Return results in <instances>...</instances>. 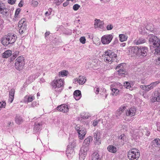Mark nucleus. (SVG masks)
<instances>
[{
	"mask_svg": "<svg viewBox=\"0 0 160 160\" xmlns=\"http://www.w3.org/2000/svg\"><path fill=\"white\" fill-rule=\"evenodd\" d=\"M126 45V43H122L121 45V46H122V47H124Z\"/></svg>",
	"mask_w": 160,
	"mask_h": 160,
	"instance_id": "69168bd1",
	"label": "nucleus"
},
{
	"mask_svg": "<svg viewBox=\"0 0 160 160\" xmlns=\"http://www.w3.org/2000/svg\"><path fill=\"white\" fill-rule=\"evenodd\" d=\"M76 143L75 141L72 140L70 142L68 146L67 150V154L68 157L70 158L71 155H73L75 152L74 151V148L76 147Z\"/></svg>",
	"mask_w": 160,
	"mask_h": 160,
	"instance_id": "423d86ee",
	"label": "nucleus"
},
{
	"mask_svg": "<svg viewBox=\"0 0 160 160\" xmlns=\"http://www.w3.org/2000/svg\"><path fill=\"white\" fill-rule=\"evenodd\" d=\"M28 102H31L33 100V97L32 96H28Z\"/></svg>",
	"mask_w": 160,
	"mask_h": 160,
	"instance_id": "864d4df0",
	"label": "nucleus"
},
{
	"mask_svg": "<svg viewBox=\"0 0 160 160\" xmlns=\"http://www.w3.org/2000/svg\"><path fill=\"white\" fill-rule=\"evenodd\" d=\"M146 42L145 39L143 38H141L139 39H136L134 41V43L135 44L137 45L143 44Z\"/></svg>",
	"mask_w": 160,
	"mask_h": 160,
	"instance_id": "aec40b11",
	"label": "nucleus"
},
{
	"mask_svg": "<svg viewBox=\"0 0 160 160\" xmlns=\"http://www.w3.org/2000/svg\"><path fill=\"white\" fill-rule=\"evenodd\" d=\"M92 138L89 136L85 139L83 143V145L80 149V157L82 155H86L87 152L89 149V146L90 142L92 140Z\"/></svg>",
	"mask_w": 160,
	"mask_h": 160,
	"instance_id": "f257e3e1",
	"label": "nucleus"
},
{
	"mask_svg": "<svg viewBox=\"0 0 160 160\" xmlns=\"http://www.w3.org/2000/svg\"><path fill=\"white\" fill-rule=\"evenodd\" d=\"M15 68L18 70H20L23 69L25 64L24 58L22 56H20L18 57L15 60Z\"/></svg>",
	"mask_w": 160,
	"mask_h": 160,
	"instance_id": "39448f33",
	"label": "nucleus"
},
{
	"mask_svg": "<svg viewBox=\"0 0 160 160\" xmlns=\"http://www.w3.org/2000/svg\"><path fill=\"white\" fill-rule=\"evenodd\" d=\"M120 41L122 42L126 40L127 39V37L123 34H120L119 35Z\"/></svg>",
	"mask_w": 160,
	"mask_h": 160,
	"instance_id": "c85d7f7f",
	"label": "nucleus"
},
{
	"mask_svg": "<svg viewBox=\"0 0 160 160\" xmlns=\"http://www.w3.org/2000/svg\"><path fill=\"white\" fill-rule=\"evenodd\" d=\"M139 49V48L136 46L129 47L128 50L129 54L132 56H136L138 57Z\"/></svg>",
	"mask_w": 160,
	"mask_h": 160,
	"instance_id": "9b49d317",
	"label": "nucleus"
},
{
	"mask_svg": "<svg viewBox=\"0 0 160 160\" xmlns=\"http://www.w3.org/2000/svg\"><path fill=\"white\" fill-rule=\"evenodd\" d=\"M99 88H98L96 87L94 88L95 92L96 94H98L99 93Z\"/></svg>",
	"mask_w": 160,
	"mask_h": 160,
	"instance_id": "603ef678",
	"label": "nucleus"
},
{
	"mask_svg": "<svg viewBox=\"0 0 160 160\" xmlns=\"http://www.w3.org/2000/svg\"><path fill=\"white\" fill-rule=\"evenodd\" d=\"M86 79L85 78V77L84 76H80L78 78L75 79L74 80L75 82H77L80 84H84L86 82Z\"/></svg>",
	"mask_w": 160,
	"mask_h": 160,
	"instance_id": "a211bd4d",
	"label": "nucleus"
},
{
	"mask_svg": "<svg viewBox=\"0 0 160 160\" xmlns=\"http://www.w3.org/2000/svg\"><path fill=\"white\" fill-rule=\"evenodd\" d=\"M15 90L13 88H12L9 92L10 96L14 97L15 93Z\"/></svg>",
	"mask_w": 160,
	"mask_h": 160,
	"instance_id": "4c0bfd02",
	"label": "nucleus"
},
{
	"mask_svg": "<svg viewBox=\"0 0 160 160\" xmlns=\"http://www.w3.org/2000/svg\"><path fill=\"white\" fill-rule=\"evenodd\" d=\"M51 85L56 91L60 92L61 91L60 88L63 85V81L61 79L54 80L51 82Z\"/></svg>",
	"mask_w": 160,
	"mask_h": 160,
	"instance_id": "20e7f679",
	"label": "nucleus"
},
{
	"mask_svg": "<svg viewBox=\"0 0 160 160\" xmlns=\"http://www.w3.org/2000/svg\"><path fill=\"white\" fill-rule=\"evenodd\" d=\"M148 48L146 47L140 46L139 48V53L138 54V57L141 58L146 56L148 52Z\"/></svg>",
	"mask_w": 160,
	"mask_h": 160,
	"instance_id": "6e6552de",
	"label": "nucleus"
},
{
	"mask_svg": "<svg viewBox=\"0 0 160 160\" xmlns=\"http://www.w3.org/2000/svg\"><path fill=\"white\" fill-rule=\"evenodd\" d=\"M21 9L20 8H18L17 9L16 11L15 14V18H16L18 15L19 12L20 11Z\"/></svg>",
	"mask_w": 160,
	"mask_h": 160,
	"instance_id": "49530a36",
	"label": "nucleus"
},
{
	"mask_svg": "<svg viewBox=\"0 0 160 160\" xmlns=\"http://www.w3.org/2000/svg\"><path fill=\"white\" fill-rule=\"evenodd\" d=\"M17 57L16 54H13L11 58V61H12L15 58Z\"/></svg>",
	"mask_w": 160,
	"mask_h": 160,
	"instance_id": "5fc2aeb1",
	"label": "nucleus"
},
{
	"mask_svg": "<svg viewBox=\"0 0 160 160\" xmlns=\"http://www.w3.org/2000/svg\"><path fill=\"white\" fill-rule=\"evenodd\" d=\"M153 142L156 143L157 145H160V139L158 138H156L153 141Z\"/></svg>",
	"mask_w": 160,
	"mask_h": 160,
	"instance_id": "e433bc0d",
	"label": "nucleus"
},
{
	"mask_svg": "<svg viewBox=\"0 0 160 160\" xmlns=\"http://www.w3.org/2000/svg\"><path fill=\"white\" fill-rule=\"evenodd\" d=\"M140 155L139 150L133 148L131 149L128 152V157L129 160H138Z\"/></svg>",
	"mask_w": 160,
	"mask_h": 160,
	"instance_id": "f03ea898",
	"label": "nucleus"
},
{
	"mask_svg": "<svg viewBox=\"0 0 160 160\" xmlns=\"http://www.w3.org/2000/svg\"><path fill=\"white\" fill-rule=\"evenodd\" d=\"M124 64L121 63L117 66L116 68V70L118 72V75L119 76H122L124 75L126 72L125 69L123 67Z\"/></svg>",
	"mask_w": 160,
	"mask_h": 160,
	"instance_id": "1a4fd4ad",
	"label": "nucleus"
},
{
	"mask_svg": "<svg viewBox=\"0 0 160 160\" xmlns=\"http://www.w3.org/2000/svg\"><path fill=\"white\" fill-rule=\"evenodd\" d=\"M80 41L82 43L84 44L86 41V39L85 37H82L80 38Z\"/></svg>",
	"mask_w": 160,
	"mask_h": 160,
	"instance_id": "a18cd8bd",
	"label": "nucleus"
},
{
	"mask_svg": "<svg viewBox=\"0 0 160 160\" xmlns=\"http://www.w3.org/2000/svg\"><path fill=\"white\" fill-rule=\"evenodd\" d=\"M8 36L6 35L4 36L1 39V42L2 44L5 46H7L10 43L8 41Z\"/></svg>",
	"mask_w": 160,
	"mask_h": 160,
	"instance_id": "6ab92c4d",
	"label": "nucleus"
},
{
	"mask_svg": "<svg viewBox=\"0 0 160 160\" xmlns=\"http://www.w3.org/2000/svg\"><path fill=\"white\" fill-rule=\"evenodd\" d=\"M25 31V30H21V32H19L20 33H23Z\"/></svg>",
	"mask_w": 160,
	"mask_h": 160,
	"instance_id": "338daca9",
	"label": "nucleus"
},
{
	"mask_svg": "<svg viewBox=\"0 0 160 160\" xmlns=\"http://www.w3.org/2000/svg\"><path fill=\"white\" fill-rule=\"evenodd\" d=\"M8 9L6 8L4 4L0 2V12L2 13H7L8 12Z\"/></svg>",
	"mask_w": 160,
	"mask_h": 160,
	"instance_id": "412c9836",
	"label": "nucleus"
},
{
	"mask_svg": "<svg viewBox=\"0 0 160 160\" xmlns=\"http://www.w3.org/2000/svg\"><path fill=\"white\" fill-rule=\"evenodd\" d=\"M112 28L113 26L111 24L108 25L107 26V29L108 30H111L112 29Z\"/></svg>",
	"mask_w": 160,
	"mask_h": 160,
	"instance_id": "3c124183",
	"label": "nucleus"
},
{
	"mask_svg": "<svg viewBox=\"0 0 160 160\" xmlns=\"http://www.w3.org/2000/svg\"><path fill=\"white\" fill-rule=\"evenodd\" d=\"M126 108V107L124 106H121L119 108L116 112V116H120L122 113L124 112Z\"/></svg>",
	"mask_w": 160,
	"mask_h": 160,
	"instance_id": "5701e85b",
	"label": "nucleus"
},
{
	"mask_svg": "<svg viewBox=\"0 0 160 160\" xmlns=\"http://www.w3.org/2000/svg\"><path fill=\"white\" fill-rule=\"evenodd\" d=\"M23 3L22 2V1H21L18 4V6L20 7H22L23 6Z\"/></svg>",
	"mask_w": 160,
	"mask_h": 160,
	"instance_id": "052dcab7",
	"label": "nucleus"
},
{
	"mask_svg": "<svg viewBox=\"0 0 160 160\" xmlns=\"http://www.w3.org/2000/svg\"><path fill=\"white\" fill-rule=\"evenodd\" d=\"M25 20L24 18L22 19L20 21H19L18 23V27H19L20 26H21L22 25H23V24L26 23Z\"/></svg>",
	"mask_w": 160,
	"mask_h": 160,
	"instance_id": "58836bf2",
	"label": "nucleus"
},
{
	"mask_svg": "<svg viewBox=\"0 0 160 160\" xmlns=\"http://www.w3.org/2000/svg\"><path fill=\"white\" fill-rule=\"evenodd\" d=\"M49 34H50L49 32H46L45 34V37H47V36H48L49 35Z\"/></svg>",
	"mask_w": 160,
	"mask_h": 160,
	"instance_id": "bf43d9fd",
	"label": "nucleus"
},
{
	"mask_svg": "<svg viewBox=\"0 0 160 160\" xmlns=\"http://www.w3.org/2000/svg\"><path fill=\"white\" fill-rule=\"evenodd\" d=\"M118 139L121 140V142L123 141V143L127 141V139L125 136L124 134H122L118 137Z\"/></svg>",
	"mask_w": 160,
	"mask_h": 160,
	"instance_id": "c756f323",
	"label": "nucleus"
},
{
	"mask_svg": "<svg viewBox=\"0 0 160 160\" xmlns=\"http://www.w3.org/2000/svg\"><path fill=\"white\" fill-rule=\"evenodd\" d=\"M146 91L148 92L151 90L153 89V87H152V86L150 84L149 85L146 86Z\"/></svg>",
	"mask_w": 160,
	"mask_h": 160,
	"instance_id": "37998d69",
	"label": "nucleus"
},
{
	"mask_svg": "<svg viewBox=\"0 0 160 160\" xmlns=\"http://www.w3.org/2000/svg\"><path fill=\"white\" fill-rule=\"evenodd\" d=\"M67 74L66 73V71H61L59 72L58 75L59 76L64 77L67 76Z\"/></svg>",
	"mask_w": 160,
	"mask_h": 160,
	"instance_id": "f704fd0d",
	"label": "nucleus"
},
{
	"mask_svg": "<svg viewBox=\"0 0 160 160\" xmlns=\"http://www.w3.org/2000/svg\"><path fill=\"white\" fill-rule=\"evenodd\" d=\"M40 125V123H39L38 124H36L35 125V126L33 128V132L34 133H36L37 132H38V130L39 129V127Z\"/></svg>",
	"mask_w": 160,
	"mask_h": 160,
	"instance_id": "7c9ffc66",
	"label": "nucleus"
},
{
	"mask_svg": "<svg viewBox=\"0 0 160 160\" xmlns=\"http://www.w3.org/2000/svg\"><path fill=\"white\" fill-rule=\"evenodd\" d=\"M7 36H8V38L9 42H10V44H12L14 43L16 41L17 38L16 35H12L11 34L8 33Z\"/></svg>",
	"mask_w": 160,
	"mask_h": 160,
	"instance_id": "2eb2a0df",
	"label": "nucleus"
},
{
	"mask_svg": "<svg viewBox=\"0 0 160 160\" xmlns=\"http://www.w3.org/2000/svg\"><path fill=\"white\" fill-rule=\"evenodd\" d=\"M150 133L149 132H148L146 134V135L149 136L150 135Z\"/></svg>",
	"mask_w": 160,
	"mask_h": 160,
	"instance_id": "774afa93",
	"label": "nucleus"
},
{
	"mask_svg": "<svg viewBox=\"0 0 160 160\" xmlns=\"http://www.w3.org/2000/svg\"><path fill=\"white\" fill-rule=\"evenodd\" d=\"M113 38V36L111 34L103 36L101 38L102 42L104 44H108L110 42Z\"/></svg>",
	"mask_w": 160,
	"mask_h": 160,
	"instance_id": "9d476101",
	"label": "nucleus"
},
{
	"mask_svg": "<svg viewBox=\"0 0 160 160\" xmlns=\"http://www.w3.org/2000/svg\"><path fill=\"white\" fill-rule=\"evenodd\" d=\"M32 3L34 7H36L38 5V3L37 1L33 0Z\"/></svg>",
	"mask_w": 160,
	"mask_h": 160,
	"instance_id": "09e8293b",
	"label": "nucleus"
},
{
	"mask_svg": "<svg viewBox=\"0 0 160 160\" xmlns=\"http://www.w3.org/2000/svg\"><path fill=\"white\" fill-rule=\"evenodd\" d=\"M57 108L58 110L63 112H67L68 110V105L66 104H62L58 106Z\"/></svg>",
	"mask_w": 160,
	"mask_h": 160,
	"instance_id": "4468645a",
	"label": "nucleus"
},
{
	"mask_svg": "<svg viewBox=\"0 0 160 160\" xmlns=\"http://www.w3.org/2000/svg\"><path fill=\"white\" fill-rule=\"evenodd\" d=\"M102 57H104V60L106 62H112L113 61V58H116L117 57V54H115L114 52H112L110 50H108L104 52Z\"/></svg>",
	"mask_w": 160,
	"mask_h": 160,
	"instance_id": "7ed1b4c3",
	"label": "nucleus"
},
{
	"mask_svg": "<svg viewBox=\"0 0 160 160\" xmlns=\"http://www.w3.org/2000/svg\"><path fill=\"white\" fill-rule=\"evenodd\" d=\"M92 160H100L99 155L97 152H95L92 155Z\"/></svg>",
	"mask_w": 160,
	"mask_h": 160,
	"instance_id": "bb28decb",
	"label": "nucleus"
},
{
	"mask_svg": "<svg viewBox=\"0 0 160 160\" xmlns=\"http://www.w3.org/2000/svg\"><path fill=\"white\" fill-rule=\"evenodd\" d=\"M45 82V80L44 78H42L41 79V82Z\"/></svg>",
	"mask_w": 160,
	"mask_h": 160,
	"instance_id": "0e129e2a",
	"label": "nucleus"
},
{
	"mask_svg": "<svg viewBox=\"0 0 160 160\" xmlns=\"http://www.w3.org/2000/svg\"><path fill=\"white\" fill-rule=\"evenodd\" d=\"M12 53V52L11 50H7L2 54V57L4 58H7L11 56Z\"/></svg>",
	"mask_w": 160,
	"mask_h": 160,
	"instance_id": "393cba45",
	"label": "nucleus"
},
{
	"mask_svg": "<svg viewBox=\"0 0 160 160\" xmlns=\"http://www.w3.org/2000/svg\"><path fill=\"white\" fill-rule=\"evenodd\" d=\"M6 106V103L5 102H3V103L0 104V107L5 108Z\"/></svg>",
	"mask_w": 160,
	"mask_h": 160,
	"instance_id": "4d7b16f0",
	"label": "nucleus"
},
{
	"mask_svg": "<svg viewBox=\"0 0 160 160\" xmlns=\"http://www.w3.org/2000/svg\"><path fill=\"white\" fill-rule=\"evenodd\" d=\"M74 98L76 100H79L81 97V91L79 90H75L73 93Z\"/></svg>",
	"mask_w": 160,
	"mask_h": 160,
	"instance_id": "4be33fe9",
	"label": "nucleus"
},
{
	"mask_svg": "<svg viewBox=\"0 0 160 160\" xmlns=\"http://www.w3.org/2000/svg\"><path fill=\"white\" fill-rule=\"evenodd\" d=\"M108 94L107 93L106 90L104 91L103 93L101 95V97L103 99H105L107 97Z\"/></svg>",
	"mask_w": 160,
	"mask_h": 160,
	"instance_id": "a19ab883",
	"label": "nucleus"
},
{
	"mask_svg": "<svg viewBox=\"0 0 160 160\" xmlns=\"http://www.w3.org/2000/svg\"><path fill=\"white\" fill-rule=\"evenodd\" d=\"M68 3H69L68 2V1H67L66 2L63 3V6L64 7H66L68 4Z\"/></svg>",
	"mask_w": 160,
	"mask_h": 160,
	"instance_id": "13d9d810",
	"label": "nucleus"
},
{
	"mask_svg": "<svg viewBox=\"0 0 160 160\" xmlns=\"http://www.w3.org/2000/svg\"><path fill=\"white\" fill-rule=\"evenodd\" d=\"M152 102H157L160 103V90L155 91L153 96L151 99Z\"/></svg>",
	"mask_w": 160,
	"mask_h": 160,
	"instance_id": "f8f14e48",
	"label": "nucleus"
},
{
	"mask_svg": "<svg viewBox=\"0 0 160 160\" xmlns=\"http://www.w3.org/2000/svg\"><path fill=\"white\" fill-rule=\"evenodd\" d=\"M80 5L78 4L74 5L73 7V9L75 11L77 10L80 7Z\"/></svg>",
	"mask_w": 160,
	"mask_h": 160,
	"instance_id": "79ce46f5",
	"label": "nucleus"
},
{
	"mask_svg": "<svg viewBox=\"0 0 160 160\" xmlns=\"http://www.w3.org/2000/svg\"><path fill=\"white\" fill-rule=\"evenodd\" d=\"M136 109L135 108H131L128 111H127L126 115L127 116L132 117L135 115Z\"/></svg>",
	"mask_w": 160,
	"mask_h": 160,
	"instance_id": "dca6fc26",
	"label": "nucleus"
},
{
	"mask_svg": "<svg viewBox=\"0 0 160 160\" xmlns=\"http://www.w3.org/2000/svg\"><path fill=\"white\" fill-rule=\"evenodd\" d=\"M94 138L96 140V143L98 145H99L101 143L100 140L101 133L100 131H97L94 133Z\"/></svg>",
	"mask_w": 160,
	"mask_h": 160,
	"instance_id": "ddd939ff",
	"label": "nucleus"
},
{
	"mask_svg": "<svg viewBox=\"0 0 160 160\" xmlns=\"http://www.w3.org/2000/svg\"><path fill=\"white\" fill-rule=\"evenodd\" d=\"M146 28L148 30L154 33L155 30L153 28V26L152 24H149L146 26Z\"/></svg>",
	"mask_w": 160,
	"mask_h": 160,
	"instance_id": "cd10ccee",
	"label": "nucleus"
},
{
	"mask_svg": "<svg viewBox=\"0 0 160 160\" xmlns=\"http://www.w3.org/2000/svg\"><path fill=\"white\" fill-rule=\"evenodd\" d=\"M94 23V27L95 28H103V27L104 22L99 19H96Z\"/></svg>",
	"mask_w": 160,
	"mask_h": 160,
	"instance_id": "f3484780",
	"label": "nucleus"
},
{
	"mask_svg": "<svg viewBox=\"0 0 160 160\" xmlns=\"http://www.w3.org/2000/svg\"><path fill=\"white\" fill-rule=\"evenodd\" d=\"M15 122L18 124H21L23 122V120L22 117L21 116L17 115L15 118Z\"/></svg>",
	"mask_w": 160,
	"mask_h": 160,
	"instance_id": "a878e982",
	"label": "nucleus"
},
{
	"mask_svg": "<svg viewBox=\"0 0 160 160\" xmlns=\"http://www.w3.org/2000/svg\"><path fill=\"white\" fill-rule=\"evenodd\" d=\"M52 11V9L51 8H49L48 9V11H47L45 13V15H50L51 14V12Z\"/></svg>",
	"mask_w": 160,
	"mask_h": 160,
	"instance_id": "de8ad7c7",
	"label": "nucleus"
},
{
	"mask_svg": "<svg viewBox=\"0 0 160 160\" xmlns=\"http://www.w3.org/2000/svg\"><path fill=\"white\" fill-rule=\"evenodd\" d=\"M75 129L78 134L79 138L82 139L86 134V130L85 128L77 125Z\"/></svg>",
	"mask_w": 160,
	"mask_h": 160,
	"instance_id": "0eeeda50",
	"label": "nucleus"
},
{
	"mask_svg": "<svg viewBox=\"0 0 160 160\" xmlns=\"http://www.w3.org/2000/svg\"><path fill=\"white\" fill-rule=\"evenodd\" d=\"M13 98H14V97H12L11 96H10V99H9V100H10V102H12V101L13 100Z\"/></svg>",
	"mask_w": 160,
	"mask_h": 160,
	"instance_id": "680f3d73",
	"label": "nucleus"
},
{
	"mask_svg": "<svg viewBox=\"0 0 160 160\" xmlns=\"http://www.w3.org/2000/svg\"><path fill=\"white\" fill-rule=\"evenodd\" d=\"M124 86L127 88H131V85L129 82H125L124 83Z\"/></svg>",
	"mask_w": 160,
	"mask_h": 160,
	"instance_id": "c9c22d12",
	"label": "nucleus"
},
{
	"mask_svg": "<svg viewBox=\"0 0 160 160\" xmlns=\"http://www.w3.org/2000/svg\"><path fill=\"white\" fill-rule=\"evenodd\" d=\"M140 88L143 90L146 91V87L145 85H141Z\"/></svg>",
	"mask_w": 160,
	"mask_h": 160,
	"instance_id": "6e6d98bb",
	"label": "nucleus"
},
{
	"mask_svg": "<svg viewBox=\"0 0 160 160\" xmlns=\"http://www.w3.org/2000/svg\"><path fill=\"white\" fill-rule=\"evenodd\" d=\"M19 27L20 28V29L19 30V32H20L21 30H23L25 31L27 28V25L26 24V23L23 24V25H21V26H20Z\"/></svg>",
	"mask_w": 160,
	"mask_h": 160,
	"instance_id": "473e14b6",
	"label": "nucleus"
},
{
	"mask_svg": "<svg viewBox=\"0 0 160 160\" xmlns=\"http://www.w3.org/2000/svg\"><path fill=\"white\" fill-rule=\"evenodd\" d=\"M81 154V153H80H80H79V156H80L79 158H82H82H84L85 157L86 155H83H83H82V156L80 157Z\"/></svg>",
	"mask_w": 160,
	"mask_h": 160,
	"instance_id": "e2e57ef3",
	"label": "nucleus"
},
{
	"mask_svg": "<svg viewBox=\"0 0 160 160\" xmlns=\"http://www.w3.org/2000/svg\"><path fill=\"white\" fill-rule=\"evenodd\" d=\"M16 0H8V2L9 3L12 5L15 3Z\"/></svg>",
	"mask_w": 160,
	"mask_h": 160,
	"instance_id": "8fccbe9b",
	"label": "nucleus"
},
{
	"mask_svg": "<svg viewBox=\"0 0 160 160\" xmlns=\"http://www.w3.org/2000/svg\"><path fill=\"white\" fill-rule=\"evenodd\" d=\"M111 90L115 95L119 94V90L118 89L111 87Z\"/></svg>",
	"mask_w": 160,
	"mask_h": 160,
	"instance_id": "2f4dec72",
	"label": "nucleus"
},
{
	"mask_svg": "<svg viewBox=\"0 0 160 160\" xmlns=\"http://www.w3.org/2000/svg\"><path fill=\"white\" fill-rule=\"evenodd\" d=\"M100 121L101 120L100 119L93 120L92 124L93 125L94 127L96 126Z\"/></svg>",
	"mask_w": 160,
	"mask_h": 160,
	"instance_id": "ea45409f",
	"label": "nucleus"
},
{
	"mask_svg": "<svg viewBox=\"0 0 160 160\" xmlns=\"http://www.w3.org/2000/svg\"><path fill=\"white\" fill-rule=\"evenodd\" d=\"M160 83V81L158 80L155 82H152L150 83L151 85L152 86V87L153 88H154L157 86V85Z\"/></svg>",
	"mask_w": 160,
	"mask_h": 160,
	"instance_id": "72a5a7b5",
	"label": "nucleus"
},
{
	"mask_svg": "<svg viewBox=\"0 0 160 160\" xmlns=\"http://www.w3.org/2000/svg\"><path fill=\"white\" fill-rule=\"evenodd\" d=\"M63 1V0H54V2L57 5H59Z\"/></svg>",
	"mask_w": 160,
	"mask_h": 160,
	"instance_id": "c03bdc74",
	"label": "nucleus"
},
{
	"mask_svg": "<svg viewBox=\"0 0 160 160\" xmlns=\"http://www.w3.org/2000/svg\"><path fill=\"white\" fill-rule=\"evenodd\" d=\"M107 149L109 152L112 153H115L117 151V148L112 145H109L107 147Z\"/></svg>",
	"mask_w": 160,
	"mask_h": 160,
	"instance_id": "b1692460",
	"label": "nucleus"
}]
</instances>
